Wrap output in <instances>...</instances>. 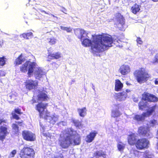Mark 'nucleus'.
I'll return each mask as SVG.
<instances>
[{
    "mask_svg": "<svg viewBox=\"0 0 158 158\" xmlns=\"http://www.w3.org/2000/svg\"><path fill=\"white\" fill-rule=\"evenodd\" d=\"M74 33L78 38L81 40L82 44L85 47H91V52L94 54L107 50L112 46V44L119 40L112 39L107 35H93L84 29L77 28Z\"/></svg>",
    "mask_w": 158,
    "mask_h": 158,
    "instance_id": "f257e3e1",
    "label": "nucleus"
},
{
    "mask_svg": "<svg viewBox=\"0 0 158 158\" xmlns=\"http://www.w3.org/2000/svg\"><path fill=\"white\" fill-rule=\"evenodd\" d=\"M80 135L72 128L64 130L60 135L59 144L62 148H68L71 145H77L80 144Z\"/></svg>",
    "mask_w": 158,
    "mask_h": 158,
    "instance_id": "f03ea898",
    "label": "nucleus"
},
{
    "mask_svg": "<svg viewBox=\"0 0 158 158\" xmlns=\"http://www.w3.org/2000/svg\"><path fill=\"white\" fill-rule=\"evenodd\" d=\"M47 106V103H39L36 106V109L39 112L40 118H44L47 121L53 125L58 121L59 116L55 113L49 115V113L46 109Z\"/></svg>",
    "mask_w": 158,
    "mask_h": 158,
    "instance_id": "7ed1b4c3",
    "label": "nucleus"
},
{
    "mask_svg": "<svg viewBox=\"0 0 158 158\" xmlns=\"http://www.w3.org/2000/svg\"><path fill=\"white\" fill-rule=\"evenodd\" d=\"M134 74L138 82L139 83L146 82L150 77V75L144 68H139L136 70Z\"/></svg>",
    "mask_w": 158,
    "mask_h": 158,
    "instance_id": "20e7f679",
    "label": "nucleus"
},
{
    "mask_svg": "<svg viewBox=\"0 0 158 158\" xmlns=\"http://www.w3.org/2000/svg\"><path fill=\"white\" fill-rule=\"evenodd\" d=\"M36 65L35 63L27 61L21 67L20 70L23 72H27L28 70V76L31 77L33 75V68H35Z\"/></svg>",
    "mask_w": 158,
    "mask_h": 158,
    "instance_id": "39448f33",
    "label": "nucleus"
},
{
    "mask_svg": "<svg viewBox=\"0 0 158 158\" xmlns=\"http://www.w3.org/2000/svg\"><path fill=\"white\" fill-rule=\"evenodd\" d=\"M35 154L33 148L26 146L21 150L20 156L21 158H34Z\"/></svg>",
    "mask_w": 158,
    "mask_h": 158,
    "instance_id": "423d86ee",
    "label": "nucleus"
},
{
    "mask_svg": "<svg viewBox=\"0 0 158 158\" xmlns=\"http://www.w3.org/2000/svg\"><path fill=\"white\" fill-rule=\"evenodd\" d=\"M115 24L119 28L120 30H124L125 20L124 17L120 13H117L114 18Z\"/></svg>",
    "mask_w": 158,
    "mask_h": 158,
    "instance_id": "0eeeda50",
    "label": "nucleus"
},
{
    "mask_svg": "<svg viewBox=\"0 0 158 158\" xmlns=\"http://www.w3.org/2000/svg\"><path fill=\"white\" fill-rule=\"evenodd\" d=\"M155 109V106H153L150 108L146 113H143L140 115H135L133 117V119L138 123L139 121H142L144 119L145 117L149 116L151 115L154 111Z\"/></svg>",
    "mask_w": 158,
    "mask_h": 158,
    "instance_id": "6e6552de",
    "label": "nucleus"
},
{
    "mask_svg": "<svg viewBox=\"0 0 158 158\" xmlns=\"http://www.w3.org/2000/svg\"><path fill=\"white\" fill-rule=\"evenodd\" d=\"M138 132L140 135L146 137L148 138H150L153 136L152 134L150 132L148 128L147 127L141 126L139 127Z\"/></svg>",
    "mask_w": 158,
    "mask_h": 158,
    "instance_id": "1a4fd4ad",
    "label": "nucleus"
},
{
    "mask_svg": "<svg viewBox=\"0 0 158 158\" xmlns=\"http://www.w3.org/2000/svg\"><path fill=\"white\" fill-rule=\"evenodd\" d=\"M23 139L28 141H34L35 139V134L28 131H24L22 132Z\"/></svg>",
    "mask_w": 158,
    "mask_h": 158,
    "instance_id": "9d476101",
    "label": "nucleus"
},
{
    "mask_svg": "<svg viewBox=\"0 0 158 158\" xmlns=\"http://www.w3.org/2000/svg\"><path fill=\"white\" fill-rule=\"evenodd\" d=\"M149 143V141L146 139H139L136 143V146L138 149H142L147 148Z\"/></svg>",
    "mask_w": 158,
    "mask_h": 158,
    "instance_id": "9b49d317",
    "label": "nucleus"
},
{
    "mask_svg": "<svg viewBox=\"0 0 158 158\" xmlns=\"http://www.w3.org/2000/svg\"><path fill=\"white\" fill-rule=\"evenodd\" d=\"M142 99L144 101L156 102L158 101V98L155 95L148 93H144L142 94Z\"/></svg>",
    "mask_w": 158,
    "mask_h": 158,
    "instance_id": "f8f14e48",
    "label": "nucleus"
},
{
    "mask_svg": "<svg viewBox=\"0 0 158 158\" xmlns=\"http://www.w3.org/2000/svg\"><path fill=\"white\" fill-rule=\"evenodd\" d=\"M37 66V65L36 64L35 68H33V70L34 71V74L36 79H40L45 75V73L41 68H38Z\"/></svg>",
    "mask_w": 158,
    "mask_h": 158,
    "instance_id": "ddd939ff",
    "label": "nucleus"
},
{
    "mask_svg": "<svg viewBox=\"0 0 158 158\" xmlns=\"http://www.w3.org/2000/svg\"><path fill=\"white\" fill-rule=\"evenodd\" d=\"M38 82L37 81L29 80L26 82L25 86L27 89L31 90L35 88Z\"/></svg>",
    "mask_w": 158,
    "mask_h": 158,
    "instance_id": "4468645a",
    "label": "nucleus"
},
{
    "mask_svg": "<svg viewBox=\"0 0 158 158\" xmlns=\"http://www.w3.org/2000/svg\"><path fill=\"white\" fill-rule=\"evenodd\" d=\"M130 71V68L127 65L124 64L122 65L119 69V72L123 75L127 74Z\"/></svg>",
    "mask_w": 158,
    "mask_h": 158,
    "instance_id": "2eb2a0df",
    "label": "nucleus"
},
{
    "mask_svg": "<svg viewBox=\"0 0 158 158\" xmlns=\"http://www.w3.org/2000/svg\"><path fill=\"white\" fill-rule=\"evenodd\" d=\"M7 132V127L2 126L0 127V140L5 139Z\"/></svg>",
    "mask_w": 158,
    "mask_h": 158,
    "instance_id": "dca6fc26",
    "label": "nucleus"
},
{
    "mask_svg": "<svg viewBox=\"0 0 158 158\" xmlns=\"http://www.w3.org/2000/svg\"><path fill=\"white\" fill-rule=\"evenodd\" d=\"M127 95L125 91L118 93L116 96V99L118 101L125 100L127 97Z\"/></svg>",
    "mask_w": 158,
    "mask_h": 158,
    "instance_id": "f3484780",
    "label": "nucleus"
},
{
    "mask_svg": "<svg viewBox=\"0 0 158 158\" xmlns=\"http://www.w3.org/2000/svg\"><path fill=\"white\" fill-rule=\"evenodd\" d=\"M136 136L135 134H132L130 135L128 138L129 143L131 145L134 144L136 142Z\"/></svg>",
    "mask_w": 158,
    "mask_h": 158,
    "instance_id": "a211bd4d",
    "label": "nucleus"
},
{
    "mask_svg": "<svg viewBox=\"0 0 158 158\" xmlns=\"http://www.w3.org/2000/svg\"><path fill=\"white\" fill-rule=\"evenodd\" d=\"M62 55L60 52H56L55 53L50 54L48 55V57L49 59H58L61 57Z\"/></svg>",
    "mask_w": 158,
    "mask_h": 158,
    "instance_id": "6ab92c4d",
    "label": "nucleus"
},
{
    "mask_svg": "<svg viewBox=\"0 0 158 158\" xmlns=\"http://www.w3.org/2000/svg\"><path fill=\"white\" fill-rule=\"evenodd\" d=\"M97 133L95 132H91L87 135L86 138V141L90 143L92 141L96 135Z\"/></svg>",
    "mask_w": 158,
    "mask_h": 158,
    "instance_id": "aec40b11",
    "label": "nucleus"
},
{
    "mask_svg": "<svg viewBox=\"0 0 158 158\" xmlns=\"http://www.w3.org/2000/svg\"><path fill=\"white\" fill-rule=\"evenodd\" d=\"M123 87V84L119 80H116L115 83V90L116 91L120 90Z\"/></svg>",
    "mask_w": 158,
    "mask_h": 158,
    "instance_id": "412c9836",
    "label": "nucleus"
},
{
    "mask_svg": "<svg viewBox=\"0 0 158 158\" xmlns=\"http://www.w3.org/2000/svg\"><path fill=\"white\" fill-rule=\"evenodd\" d=\"M141 6L137 4L134 5L131 7V12L136 14L140 10Z\"/></svg>",
    "mask_w": 158,
    "mask_h": 158,
    "instance_id": "4be33fe9",
    "label": "nucleus"
},
{
    "mask_svg": "<svg viewBox=\"0 0 158 158\" xmlns=\"http://www.w3.org/2000/svg\"><path fill=\"white\" fill-rule=\"evenodd\" d=\"M72 121L74 126L77 127L80 129L83 127V125L82 124L81 122L79 121L78 120L73 119Z\"/></svg>",
    "mask_w": 158,
    "mask_h": 158,
    "instance_id": "5701e85b",
    "label": "nucleus"
},
{
    "mask_svg": "<svg viewBox=\"0 0 158 158\" xmlns=\"http://www.w3.org/2000/svg\"><path fill=\"white\" fill-rule=\"evenodd\" d=\"M77 112L81 117H84L86 114V108L85 107L81 109L78 108L77 109Z\"/></svg>",
    "mask_w": 158,
    "mask_h": 158,
    "instance_id": "b1692460",
    "label": "nucleus"
},
{
    "mask_svg": "<svg viewBox=\"0 0 158 158\" xmlns=\"http://www.w3.org/2000/svg\"><path fill=\"white\" fill-rule=\"evenodd\" d=\"M38 99L40 101H45L46 100L47 98V94L44 92L40 93L38 95Z\"/></svg>",
    "mask_w": 158,
    "mask_h": 158,
    "instance_id": "393cba45",
    "label": "nucleus"
},
{
    "mask_svg": "<svg viewBox=\"0 0 158 158\" xmlns=\"http://www.w3.org/2000/svg\"><path fill=\"white\" fill-rule=\"evenodd\" d=\"M118 108H116L114 110H113L112 111L111 116L113 117H116L119 116L121 115V113L118 110Z\"/></svg>",
    "mask_w": 158,
    "mask_h": 158,
    "instance_id": "a878e982",
    "label": "nucleus"
},
{
    "mask_svg": "<svg viewBox=\"0 0 158 158\" xmlns=\"http://www.w3.org/2000/svg\"><path fill=\"white\" fill-rule=\"evenodd\" d=\"M24 61V59L23 58L22 54L19 56L15 60V65H19Z\"/></svg>",
    "mask_w": 158,
    "mask_h": 158,
    "instance_id": "bb28decb",
    "label": "nucleus"
},
{
    "mask_svg": "<svg viewBox=\"0 0 158 158\" xmlns=\"http://www.w3.org/2000/svg\"><path fill=\"white\" fill-rule=\"evenodd\" d=\"M21 36L25 39H28L32 38L33 37V34L31 32H29L27 33H23L22 35H20V36Z\"/></svg>",
    "mask_w": 158,
    "mask_h": 158,
    "instance_id": "cd10ccee",
    "label": "nucleus"
},
{
    "mask_svg": "<svg viewBox=\"0 0 158 158\" xmlns=\"http://www.w3.org/2000/svg\"><path fill=\"white\" fill-rule=\"evenodd\" d=\"M12 127L13 131L14 132L15 134H17L19 131V127L17 124L16 123H13L12 124Z\"/></svg>",
    "mask_w": 158,
    "mask_h": 158,
    "instance_id": "c85d7f7f",
    "label": "nucleus"
},
{
    "mask_svg": "<svg viewBox=\"0 0 158 158\" xmlns=\"http://www.w3.org/2000/svg\"><path fill=\"white\" fill-rule=\"evenodd\" d=\"M6 60L4 56L0 57V67L3 66L5 64Z\"/></svg>",
    "mask_w": 158,
    "mask_h": 158,
    "instance_id": "c756f323",
    "label": "nucleus"
},
{
    "mask_svg": "<svg viewBox=\"0 0 158 158\" xmlns=\"http://www.w3.org/2000/svg\"><path fill=\"white\" fill-rule=\"evenodd\" d=\"M139 109L142 110H144L146 107V105L144 102L142 101L140 102L139 104Z\"/></svg>",
    "mask_w": 158,
    "mask_h": 158,
    "instance_id": "7c9ffc66",
    "label": "nucleus"
},
{
    "mask_svg": "<svg viewBox=\"0 0 158 158\" xmlns=\"http://www.w3.org/2000/svg\"><path fill=\"white\" fill-rule=\"evenodd\" d=\"M117 147L119 151H122L125 148L124 145L121 142H120L118 144Z\"/></svg>",
    "mask_w": 158,
    "mask_h": 158,
    "instance_id": "2f4dec72",
    "label": "nucleus"
},
{
    "mask_svg": "<svg viewBox=\"0 0 158 158\" xmlns=\"http://www.w3.org/2000/svg\"><path fill=\"white\" fill-rule=\"evenodd\" d=\"M157 124V122L155 120H152L150 121L148 123H147L148 125L150 127L154 126Z\"/></svg>",
    "mask_w": 158,
    "mask_h": 158,
    "instance_id": "473e14b6",
    "label": "nucleus"
},
{
    "mask_svg": "<svg viewBox=\"0 0 158 158\" xmlns=\"http://www.w3.org/2000/svg\"><path fill=\"white\" fill-rule=\"evenodd\" d=\"M104 154V153L101 151H97L94 154V156H95L97 158L101 156Z\"/></svg>",
    "mask_w": 158,
    "mask_h": 158,
    "instance_id": "72a5a7b5",
    "label": "nucleus"
},
{
    "mask_svg": "<svg viewBox=\"0 0 158 158\" xmlns=\"http://www.w3.org/2000/svg\"><path fill=\"white\" fill-rule=\"evenodd\" d=\"M47 41L51 44H54L56 43V40L53 37L50 38H48L47 39Z\"/></svg>",
    "mask_w": 158,
    "mask_h": 158,
    "instance_id": "f704fd0d",
    "label": "nucleus"
},
{
    "mask_svg": "<svg viewBox=\"0 0 158 158\" xmlns=\"http://www.w3.org/2000/svg\"><path fill=\"white\" fill-rule=\"evenodd\" d=\"M60 29L64 31H65L68 32H71L72 31V29L70 27H64L63 26H60Z\"/></svg>",
    "mask_w": 158,
    "mask_h": 158,
    "instance_id": "c9c22d12",
    "label": "nucleus"
},
{
    "mask_svg": "<svg viewBox=\"0 0 158 158\" xmlns=\"http://www.w3.org/2000/svg\"><path fill=\"white\" fill-rule=\"evenodd\" d=\"M40 10L42 12H44V13L46 14H48V15H51V16H53V17L55 18L56 19H58V17H57V16H55L53 15H52V14H49L47 12H46L44 10H42L41 9H40Z\"/></svg>",
    "mask_w": 158,
    "mask_h": 158,
    "instance_id": "e433bc0d",
    "label": "nucleus"
},
{
    "mask_svg": "<svg viewBox=\"0 0 158 158\" xmlns=\"http://www.w3.org/2000/svg\"><path fill=\"white\" fill-rule=\"evenodd\" d=\"M16 153V150H14L12 151L11 152L10 154V155L9 156V157L10 158H11L12 157H14V156L15 155Z\"/></svg>",
    "mask_w": 158,
    "mask_h": 158,
    "instance_id": "4c0bfd02",
    "label": "nucleus"
},
{
    "mask_svg": "<svg viewBox=\"0 0 158 158\" xmlns=\"http://www.w3.org/2000/svg\"><path fill=\"white\" fill-rule=\"evenodd\" d=\"M12 116L13 118L14 119H15L16 120H18L19 119V116L17 115L15 113L12 112Z\"/></svg>",
    "mask_w": 158,
    "mask_h": 158,
    "instance_id": "58836bf2",
    "label": "nucleus"
},
{
    "mask_svg": "<svg viewBox=\"0 0 158 158\" xmlns=\"http://www.w3.org/2000/svg\"><path fill=\"white\" fill-rule=\"evenodd\" d=\"M17 114H21L22 113L21 112V109L19 108H16L15 109V112Z\"/></svg>",
    "mask_w": 158,
    "mask_h": 158,
    "instance_id": "ea45409f",
    "label": "nucleus"
},
{
    "mask_svg": "<svg viewBox=\"0 0 158 158\" xmlns=\"http://www.w3.org/2000/svg\"><path fill=\"white\" fill-rule=\"evenodd\" d=\"M136 41L137 44H142L143 43V41L141 40V38L139 37L137 38Z\"/></svg>",
    "mask_w": 158,
    "mask_h": 158,
    "instance_id": "a19ab883",
    "label": "nucleus"
},
{
    "mask_svg": "<svg viewBox=\"0 0 158 158\" xmlns=\"http://www.w3.org/2000/svg\"><path fill=\"white\" fill-rule=\"evenodd\" d=\"M55 158H64L62 154H57L55 156Z\"/></svg>",
    "mask_w": 158,
    "mask_h": 158,
    "instance_id": "79ce46f5",
    "label": "nucleus"
},
{
    "mask_svg": "<svg viewBox=\"0 0 158 158\" xmlns=\"http://www.w3.org/2000/svg\"><path fill=\"white\" fill-rule=\"evenodd\" d=\"M155 62H158V53L156 54L155 57Z\"/></svg>",
    "mask_w": 158,
    "mask_h": 158,
    "instance_id": "37998d69",
    "label": "nucleus"
},
{
    "mask_svg": "<svg viewBox=\"0 0 158 158\" xmlns=\"http://www.w3.org/2000/svg\"><path fill=\"white\" fill-rule=\"evenodd\" d=\"M59 124L63 126H65L67 125V123L65 121H61L60 122Z\"/></svg>",
    "mask_w": 158,
    "mask_h": 158,
    "instance_id": "c03bdc74",
    "label": "nucleus"
},
{
    "mask_svg": "<svg viewBox=\"0 0 158 158\" xmlns=\"http://www.w3.org/2000/svg\"><path fill=\"white\" fill-rule=\"evenodd\" d=\"M5 72L3 71H0V76H4L5 75Z\"/></svg>",
    "mask_w": 158,
    "mask_h": 158,
    "instance_id": "a18cd8bd",
    "label": "nucleus"
},
{
    "mask_svg": "<svg viewBox=\"0 0 158 158\" xmlns=\"http://www.w3.org/2000/svg\"><path fill=\"white\" fill-rule=\"evenodd\" d=\"M40 126L41 128H40V130L43 131H44V126L43 125L41 124L40 123Z\"/></svg>",
    "mask_w": 158,
    "mask_h": 158,
    "instance_id": "49530a36",
    "label": "nucleus"
},
{
    "mask_svg": "<svg viewBox=\"0 0 158 158\" xmlns=\"http://www.w3.org/2000/svg\"><path fill=\"white\" fill-rule=\"evenodd\" d=\"M16 123V124H18L19 125H21V124L22 123V121L21 120V121H17V122H15Z\"/></svg>",
    "mask_w": 158,
    "mask_h": 158,
    "instance_id": "de8ad7c7",
    "label": "nucleus"
},
{
    "mask_svg": "<svg viewBox=\"0 0 158 158\" xmlns=\"http://www.w3.org/2000/svg\"><path fill=\"white\" fill-rule=\"evenodd\" d=\"M6 120L0 119V124H2V123H6Z\"/></svg>",
    "mask_w": 158,
    "mask_h": 158,
    "instance_id": "09e8293b",
    "label": "nucleus"
},
{
    "mask_svg": "<svg viewBox=\"0 0 158 158\" xmlns=\"http://www.w3.org/2000/svg\"><path fill=\"white\" fill-rule=\"evenodd\" d=\"M144 157H145V158H152L150 156H147L146 154H144Z\"/></svg>",
    "mask_w": 158,
    "mask_h": 158,
    "instance_id": "8fccbe9b",
    "label": "nucleus"
},
{
    "mask_svg": "<svg viewBox=\"0 0 158 158\" xmlns=\"http://www.w3.org/2000/svg\"><path fill=\"white\" fill-rule=\"evenodd\" d=\"M3 45V40L0 41V47H2V45Z\"/></svg>",
    "mask_w": 158,
    "mask_h": 158,
    "instance_id": "3c124183",
    "label": "nucleus"
},
{
    "mask_svg": "<svg viewBox=\"0 0 158 158\" xmlns=\"http://www.w3.org/2000/svg\"><path fill=\"white\" fill-rule=\"evenodd\" d=\"M154 83L156 85H158V81L156 79L154 81Z\"/></svg>",
    "mask_w": 158,
    "mask_h": 158,
    "instance_id": "603ef678",
    "label": "nucleus"
},
{
    "mask_svg": "<svg viewBox=\"0 0 158 158\" xmlns=\"http://www.w3.org/2000/svg\"><path fill=\"white\" fill-rule=\"evenodd\" d=\"M63 9H64V10H61V11L63 12L65 14H66L67 13H66V10L64 8H63Z\"/></svg>",
    "mask_w": 158,
    "mask_h": 158,
    "instance_id": "864d4df0",
    "label": "nucleus"
},
{
    "mask_svg": "<svg viewBox=\"0 0 158 158\" xmlns=\"http://www.w3.org/2000/svg\"><path fill=\"white\" fill-rule=\"evenodd\" d=\"M126 84L127 85H131V84L130 83H129L128 81L126 82Z\"/></svg>",
    "mask_w": 158,
    "mask_h": 158,
    "instance_id": "5fc2aeb1",
    "label": "nucleus"
},
{
    "mask_svg": "<svg viewBox=\"0 0 158 158\" xmlns=\"http://www.w3.org/2000/svg\"><path fill=\"white\" fill-rule=\"evenodd\" d=\"M130 92V90L128 89H127L126 90V92H125L127 94V93H129V92Z\"/></svg>",
    "mask_w": 158,
    "mask_h": 158,
    "instance_id": "6e6d98bb",
    "label": "nucleus"
},
{
    "mask_svg": "<svg viewBox=\"0 0 158 158\" xmlns=\"http://www.w3.org/2000/svg\"><path fill=\"white\" fill-rule=\"evenodd\" d=\"M75 79H73L72 81V82H75Z\"/></svg>",
    "mask_w": 158,
    "mask_h": 158,
    "instance_id": "4d7b16f0",
    "label": "nucleus"
},
{
    "mask_svg": "<svg viewBox=\"0 0 158 158\" xmlns=\"http://www.w3.org/2000/svg\"><path fill=\"white\" fill-rule=\"evenodd\" d=\"M152 1L154 2H157L158 1V0H152Z\"/></svg>",
    "mask_w": 158,
    "mask_h": 158,
    "instance_id": "13d9d810",
    "label": "nucleus"
},
{
    "mask_svg": "<svg viewBox=\"0 0 158 158\" xmlns=\"http://www.w3.org/2000/svg\"><path fill=\"white\" fill-rule=\"evenodd\" d=\"M156 146H157V149H158V143H157V145H156Z\"/></svg>",
    "mask_w": 158,
    "mask_h": 158,
    "instance_id": "bf43d9fd",
    "label": "nucleus"
},
{
    "mask_svg": "<svg viewBox=\"0 0 158 158\" xmlns=\"http://www.w3.org/2000/svg\"><path fill=\"white\" fill-rule=\"evenodd\" d=\"M157 93H158V90H157Z\"/></svg>",
    "mask_w": 158,
    "mask_h": 158,
    "instance_id": "052dcab7",
    "label": "nucleus"
},
{
    "mask_svg": "<svg viewBox=\"0 0 158 158\" xmlns=\"http://www.w3.org/2000/svg\"><path fill=\"white\" fill-rule=\"evenodd\" d=\"M9 97H11V96H10H10H9Z\"/></svg>",
    "mask_w": 158,
    "mask_h": 158,
    "instance_id": "680f3d73",
    "label": "nucleus"
}]
</instances>
